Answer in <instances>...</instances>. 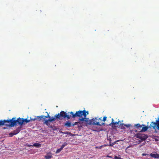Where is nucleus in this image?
Wrapping results in <instances>:
<instances>
[{
  "label": "nucleus",
  "mask_w": 159,
  "mask_h": 159,
  "mask_svg": "<svg viewBox=\"0 0 159 159\" xmlns=\"http://www.w3.org/2000/svg\"><path fill=\"white\" fill-rule=\"evenodd\" d=\"M71 117L70 114L67 115V113L63 111L60 112L59 113L55 115L53 118H50L48 120H46L43 123L44 124H46L50 128H52V126L50 125L49 122H52L55 121L56 119L58 120H62L65 118H66L68 120Z\"/></svg>",
  "instance_id": "f257e3e1"
},
{
  "label": "nucleus",
  "mask_w": 159,
  "mask_h": 159,
  "mask_svg": "<svg viewBox=\"0 0 159 159\" xmlns=\"http://www.w3.org/2000/svg\"><path fill=\"white\" fill-rule=\"evenodd\" d=\"M68 113H70V116H71L72 118H75L76 117H79V118H82V116H84V117H86V116L88 114L89 112L84 110L76 111L75 114L72 111L69 112Z\"/></svg>",
  "instance_id": "f03ea898"
},
{
  "label": "nucleus",
  "mask_w": 159,
  "mask_h": 159,
  "mask_svg": "<svg viewBox=\"0 0 159 159\" xmlns=\"http://www.w3.org/2000/svg\"><path fill=\"white\" fill-rule=\"evenodd\" d=\"M11 123L9 124L8 125L10 126L11 127H13L16 125L17 123L20 126L23 125V118H19L17 120H16V117H13L11 119Z\"/></svg>",
  "instance_id": "7ed1b4c3"
},
{
  "label": "nucleus",
  "mask_w": 159,
  "mask_h": 159,
  "mask_svg": "<svg viewBox=\"0 0 159 159\" xmlns=\"http://www.w3.org/2000/svg\"><path fill=\"white\" fill-rule=\"evenodd\" d=\"M102 117L98 118V120H100V121H97V118H95V119H93L92 120V121H91L92 124L95 125L101 126L104 123H102V120L101 119Z\"/></svg>",
  "instance_id": "20e7f679"
},
{
  "label": "nucleus",
  "mask_w": 159,
  "mask_h": 159,
  "mask_svg": "<svg viewBox=\"0 0 159 159\" xmlns=\"http://www.w3.org/2000/svg\"><path fill=\"white\" fill-rule=\"evenodd\" d=\"M136 137L143 141L146 140L148 138V136L147 135L144 134H138L136 135Z\"/></svg>",
  "instance_id": "39448f33"
},
{
  "label": "nucleus",
  "mask_w": 159,
  "mask_h": 159,
  "mask_svg": "<svg viewBox=\"0 0 159 159\" xmlns=\"http://www.w3.org/2000/svg\"><path fill=\"white\" fill-rule=\"evenodd\" d=\"M11 123L10 120H0V126H2L4 125H6L7 126L10 127L8 125L9 124Z\"/></svg>",
  "instance_id": "423d86ee"
},
{
  "label": "nucleus",
  "mask_w": 159,
  "mask_h": 159,
  "mask_svg": "<svg viewBox=\"0 0 159 159\" xmlns=\"http://www.w3.org/2000/svg\"><path fill=\"white\" fill-rule=\"evenodd\" d=\"M151 126L153 129L157 126L158 129H159V117L157 120H156V122H152L151 123Z\"/></svg>",
  "instance_id": "0eeeda50"
},
{
  "label": "nucleus",
  "mask_w": 159,
  "mask_h": 159,
  "mask_svg": "<svg viewBox=\"0 0 159 159\" xmlns=\"http://www.w3.org/2000/svg\"><path fill=\"white\" fill-rule=\"evenodd\" d=\"M79 120L83 122H85L87 125H91L92 124L91 122L89 120L88 118H86V117L79 118Z\"/></svg>",
  "instance_id": "6e6552de"
},
{
  "label": "nucleus",
  "mask_w": 159,
  "mask_h": 159,
  "mask_svg": "<svg viewBox=\"0 0 159 159\" xmlns=\"http://www.w3.org/2000/svg\"><path fill=\"white\" fill-rule=\"evenodd\" d=\"M22 128V126L19 127H18L16 129L13 131V132L15 133V134H16L18 133L21 130Z\"/></svg>",
  "instance_id": "1a4fd4ad"
},
{
  "label": "nucleus",
  "mask_w": 159,
  "mask_h": 159,
  "mask_svg": "<svg viewBox=\"0 0 159 159\" xmlns=\"http://www.w3.org/2000/svg\"><path fill=\"white\" fill-rule=\"evenodd\" d=\"M150 156L154 158H159V154L156 153H151L150 154Z\"/></svg>",
  "instance_id": "9d476101"
},
{
  "label": "nucleus",
  "mask_w": 159,
  "mask_h": 159,
  "mask_svg": "<svg viewBox=\"0 0 159 159\" xmlns=\"http://www.w3.org/2000/svg\"><path fill=\"white\" fill-rule=\"evenodd\" d=\"M142 127V125H140L139 124H135L134 126V129H137L140 130V128H141Z\"/></svg>",
  "instance_id": "9b49d317"
},
{
  "label": "nucleus",
  "mask_w": 159,
  "mask_h": 159,
  "mask_svg": "<svg viewBox=\"0 0 159 159\" xmlns=\"http://www.w3.org/2000/svg\"><path fill=\"white\" fill-rule=\"evenodd\" d=\"M64 126L69 128L72 126V124L69 121H67L65 123Z\"/></svg>",
  "instance_id": "f8f14e48"
},
{
  "label": "nucleus",
  "mask_w": 159,
  "mask_h": 159,
  "mask_svg": "<svg viewBox=\"0 0 159 159\" xmlns=\"http://www.w3.org/2000/svg\"><path fill=\"white\" fill-rule=\"evenodd\" d=\"M143 126L142 127V129L140 131L145 132L148 129V127L146 126L145 125H143Z\"/></svg>",
  "instance_id": "ddd939ff"
},
{
  "label": "nucleus",
  "mask_w": 159,
  "mask_h": 159,
  "mask_svg": "<svg viewBox=\"0 0 159 159\" xmlns=\"http://www.w3.org/2000/svg\"><path fill=\"white\" fill-rule=\"evenodd\" d=\"M113 121H114L113 119H112V122L110 124V125H111V124H112V127H113V125H115L116 124H118L120 122V120L118 122H114Z\"/></svg>",
  "instance_id": "4468645a"
},
{
  "label": "nucleus",
  "mask_w": 159,
  "mask_h": 159,
  "mask_svg": "<svg viewBox=\"0 0 159 159\" xmlns=\"http://www.w3.org/2000/svg\"><path fill=\"white\" fill-rule=\"evenodd\" d=\"M44 117V116L43 115L41 116H37L36 119L39 121H40L42 119H43V117Z\"/></svg>",
  "instance_id": "2eb2a0df"
},
{
  "label": "nucleus",
  "mask_w": 159,
  "mask_h": 159,
  "mask_svg": "<svg viewBox=\"0 0 159 159\" xmlns=\"http://www.w3.org/2000/svg\"><path fill=\"white\" fill-rule=\"evenodd\" d=\"M33 146L37 148H39L41 147V144L39 143H36L34 144Z\"/></svg>",
  "instance_id": "dca6fc26"
},
{
  "label": "nucleus",
  "mask_w": 159,
  "mask_h": 159,
  "mask_svg": "<svg viewBox=\"0 0 159 159\" xmlns=\"http://www.w3.org/2000/svg\"><path fill=\"white\" fill-rule=\"evenodd\" d=\"M23 124H25V123H27L30 121V120H28L26 118H23Z\"/></svg>",
  "instance_id": "f3484780"
},
{
  "label": "nucleus",
  "mask_w": 159,
  "mask_h": 159,
  "mask_svg": "<svg viewBox=\"0 0 159 159\" xmlns=\"http://www.w3.org/2000/svg\"><path fill=\"white\" fill-rule=\"evenodd\" d=\"M52 157L51 155H47L45 156V158L46 159H49L51 158Z\"/></svg>",
  "instance_id": "a211bd4d"
},
{
  "label": "nucleus",
  "mask_w": 159,
  "mask_h": 159,
  "mask_svg": "<svg viewBox=\"0 0 159 159\" xmlns=\"http://www.w3.org/2000/svg\"><path fill=\"white\" fill-rule=\"evenodd\" d=\"M67 144V143L66 142L64 143L62 145L60 148L62 150V149Z\"/></svg>",
  "instance_id": "6ab92c4d"
},
{
  "label": "nucleus",
  "mask_w": 159,
  "mask_h": 159,
  "mask_svg": "<svg viewBox=\"0 0 159 159\" xmlns=\"http://www.w3.org/2000/svg\"><path fill=\"white\" fill-rule=\"evenodd\" d=\"M48 117L49 118V119H50V118H52V117H50V116H49V114H48V115L47 116H44V117H43V120H44L45 121L46 120H46L45 118H48Z\"/></svg>",
  "instance_id": "aec40b11"
},
{
  "label": "nucleus",
  "mask_w": 159,
  "mask_h": 159,
  "mask_svg": "<svg viewBox=\"0 0 159 159\" xmlns=\"http://www.w3.org/2000/svg\"><path fill=\"white\" fill-rule=\"evenodd\" d=\"M16 135V134H15V133L13 131L9 134V135L10 137H12L13 135Z\"/></svg>",
  "instance_id": "412c9836"
},
{
  "label": "nucleus",
  "mask_w": 159,
  "mask_h": 159,
  "mask_svg": "<svg viewBox=\"0 0 159 159\" xmlns=\"http://www.w3.org/2000/svg\"><path fill=\"white\" fill-rule=\"evenodd\" d=\"M80 123V122H75L72 124V126H75V125H76L78 123Z\"/></svg>",
  "instance_id": "4be33fe9"
},
{
  "label": "nucleus",
  "mask_w": 159,
  "mask_h": 159,
  "mask_svg": "<svg viewBox=\"0 0 159 159\" xmlns=\"http://www.w3.org/2000/svg\"><path fill=\"white\" fill-rule=\"evenodd\" d=\"M61 150H62V149L61 148H60L57 150L56 153H58L60 152Z\"/></svg>",
  "instance_id": "5701e85b"
},
{
  "label": "nucleus",
  "mask_w": 159,
  "mask_h": 159,
  "mask_svg": "<svg viewBox=\"0 0 159 159\" xmlns=\"http://www.w3.org/2000/svg\"><path fill=\"white\" fill-rule=\"evenodd\" d=\"M118 141H119V140H117L116 142H114V143H110V146H113L116 143V142Z\"/></svg>",
  "instance_id": "b1692460"
},
{
  "label": "nucleus",
  "mask_w": 159,
  "mask_h": 159,
  "mask_svg": "<svg viewBox=\"0 0 159 159\" xmlns=\"http://www.w3.org/2000/svg\"><path fill=\"white\" fill-rule=\"evenodd\" d=\"M114 158L115 159H122L120 157H118L117 156H115V157H114Z\"/></svg>",
  "instance_id": "393cba45"
},
{
  "label": "nucleus",
  "mask_w": 159,
  "mask_h": 159,
  "mask_svg": "<svg viewBox=\"0 0 159 159\" xmlns=\"http://www.w3.org/2000/svg\"><path fill=\"white\" fill-rule=\"evenodd\" d=\"M120 125H121V129H124L125 128V127L123 126V125H124V124H120Z\"/></svg>",
  "instance_id": "a878e982"
},
{
  "label": "nucleus",
  "mask_w": 159,
  "mask_h": 159,
  "mask_svg": "<svg viewBox=\"0 0 159 159\" xmlns=\"http://www.w3.org/2000/svg\"><path fill=\"white\" fill-rule=\"evenodd\" d=\"M107 118V117L106 116H104L103 118V119L102 120V121H103L105 122Z\"/></svg>",
  "instance_id": "bb28decb"
},
{
  "label": "nucleus",
  "mask_w": 159,
  "mask_h": 159,
  "mask_svg": "<svg viewBox=\"0 0 159 159\" xmlns=\"http://www.w3.org/2000/svg\"><path fill=\"white\" fill-rule=\"evenodd\" d=\"M124 126H125L126 127H129L130 126V125H124Z\"/></svg>",
  "instance_id": "cd10ccee"
},
{
  "label": "nucleus",
  "mask_w": 159,
  "mask_h": 159,
  "mask_svg": "<svg viewBox=\"0 0 159 159\" xmlns=\"http://www.w3.org/2000/svg\"><path fill=\"white\" fill-rule=\"evenodd\" d=\"M146 155V154L143 153V154H142V156H145Z\"/></svg>",
  "instance_id": "c85d7f7f"
},
{
  "label": "nucleus",
  "mask_w": 159,
  "mask_h": 159,
  "mask_svg": "<svg viewBox=\"0 0 159 159\" xmlns=\"http://www.w3.org/2000/svg\"><path fill=\"white\" fill-rule=\"evenodd\" d=\"M107 157H111L110 156H108V155L107 156Z\"/></svg>",
  "instance_id": "c756f323"
},
{
  "label": "nucleus",
  "mask_w": 159,
  "mask_h": 159,
  "mask_svg": "<svg viewBox=\"0 0 159 159\" xmlns=\"http://www.w3.org/2000/svg\"><path fill=\"white\" fill-rule=\"evenodd\" d=\"M61 133H62L64 134H67V133H64V132H61Z\"/></svg>",
  "instance_id": "7c9ffc66"
},
{
  "label": "nucleus",
  "mask_w": 159,
  "mask_h": 159,
  "mask_svg": "<svg viewBox=\"0 0 159 159\" xmlns=\"http://www.w3.org/2000/svg\"><path fill=\"white\" fill-rule=\"evenodd\" d=\"M100 121V120H98V118H97V121Z\"/></svg>",
  "instance_id": "2f4dec72"
},
{
  "label": "nucleus",
  "mask_w": 159,
  "mask_h": 159,
  "mask_svg": "<svg viewBox=\"0 0 159 159\" xmlns=\"http://www.w3.org/2000/svg\"><path fill=\"white\" fill-rule=\"evenodd\" d=\"M129 148V146L128 147L126 148V149L128 148Z\"/></svg>",
  "instance_id": "473e14b6"
}]
</instances>
